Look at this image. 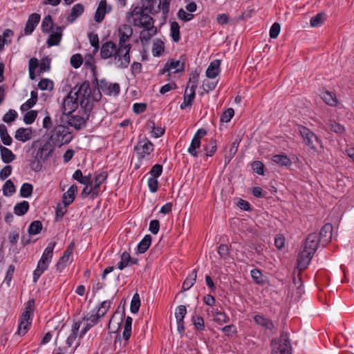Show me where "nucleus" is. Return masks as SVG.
<instances>
[{
    "instance_id": "1",
    "label": "nucleus",
    "mask_w": 354,
    "mask_h": 354,
    "mask_svg": "<svg viewBox=\"0 0 354 354\" xmlns=\"http://www.w3.org/2000/svg\"><path fill=\"white\" fill-rule=\"evenodd\" d=\"M100 56L109 64L118 69L127 68L131 61L129 47L121 46L113 41H106L100 48Z\"/></svg>"
},
{
    "instance_id": "2",
    "label": "nucleus",
    "mask_w": 354,
    "mask_h": 354,
    "mask_svg": "<svg viewBox=\"0 0 354 354\" xmlns=\"http://www.w3.org/2000/svg\"><path fill=\"white\" fill-rule=\"evenodd\" d=\"M71 91H75L76 96L82 108H88L91 109L92 102L97 101L100 98V93L97 96H94L91 93V88L88 82L85 81L79 87L75 86Z\"/></svg>"
},
{
    "instance_id": "3",
    "label": "nucleus",
    "mask_w": 354,
    "mask_h": 354,
    "mask_svg": "<svg viewBox=\"0 0 354 354\" xmlns=\"http://www.w3.org/2000/svg\"><path fill=\"white\" fill-rule=\"evenodd\" d=\"M56 242H50L45 248L41 259L39 260L36 269L33 272V281L36 283L40 276L48 269L51 262L54 248Z\"/></svg>"
},
{
    "instance_id": "4",
    "label": "nucleus",
    "mask_w": 354,
    "mask_h": 354,
    "mask_svg": "<svg viewBox=\"0 0 354 354\" xmlns=\"http://www.w3.org/2000/svg\"><path fill=\"white\" fill-rule=\"evenodd\" d=\"M332 234L333 225L329 223L322 227L319 235L311 234V250L315 252L319 245L325 247L330 241Z\"/></svg>"
},
{
    "instance_id": "5",
    "label": "nucleus",
    "mask_w": 354,
    "mask_h": 354,
    "mask_svg": "<svg viewBox=\"0 0 354 354\" xmlns=\"http://www.w3.org/2000/svg\"><path fill=\"white\" fill-rule=\"evenodd\" d=\"M145 10L136 7L132 12L128 13V17L131 16L133 19L132 23L135 26L147 28L154 26L153 18L145 12Z\"/></svg>"
},
{
    "instance_id": "6",
    "label": "nucleus",
    "mask_w": 354,
    "mask_h": 354,
    "mask_svg": "<svg viewBox=\"0 0 354 354\" xmlns=\"http://www.w3.org/2000/svg\"><path fill=\"white\" fill-rule=\"evenodd\" d=\"M72 138V134L69 131L68 128L60 124L54 128L49 139L54 145L62 147L70 142Z\"/></svg>"
},
{
    "instance_id": "7",
    "label": "nucleus",
    "mask_w": 354,
    "mask_h": 354,
    "mask_svg": "<svg viewBox=\"0 0 354 354\" xmlns=\"http://www.w3.org/2000/svg\"><path fill=\"white\" fill-rule=\"evenodd\" d=\"M142 8L146 11L156 14L162 10L164 15H167L169 11L171 0H142Z\"/></svg>"
},
{
    "instance_id": "8",
    "label": "nucleus",
    "mask_w": 354,
    "mask_h": 354,
    "mask_svg": "<svg viewBox=\"0 0 354 354\" xmlns=\"http://www.w3.org/2000/svg\"><path fill=\"white\" fill-rule=\"evenodd\" d=\"M271 354H291V346L288 334L283 333L279 338L272 340Z\"/></svg>"
},
{
    "instance_id": "9",
    "label": "nucleus",
    "mask_w": 354,
    "mask_h": 354,
    "mask_svg": "<svg viewBox=\"0 0 354 354\" xmlns=\"http://www.w3.org/2000/svg\"><path fill=\"white\" fill-rule=\"evenodd\" d=\"M91 109L84 108L82 112L78 111L77 115H68V123L70 126L73 127L75 129L79 130L84 128L86 122L89 118V112Z\"/></svg>"
},
{
    "instance_id": "10",
    "label": "nucleus",
    "mask_w": 354,
    "mask_h": 354,
    "mask_svg": "<svg viewBox=\"0 0 354 354\" xmlns=\"http://www.w3.org/2000/svg\"><path fill=\"white\" fill-rule=\"evenodd\" d=\"M32 308L31 306V301H29L27 304L25 310L22 313L20 318V323L18 328V334L19 335H24L31 324V314Z\"/></svg>"
},
{
    "instance_id": "11",
    "label": "nucleus",
    "mask_w": 354,
    "mask_h": 354,
    "mask_svg": "<svg viewBox=\"0 0 354 354\" xmlns=\"http://www.w3.org/2000/svg\"><path fill=\"white\" fill-rule=\"evenodd\" d=\"M80 101L75 91H70L62 102V112L66 115H70L78 106Z\"/></svg>"
},
{
    "instance_id": "12",
    "label": "nucleus",
    "mask_w": 354,
    "mask_h": 354,
    "mask_svg": "<svg viewBox=\"0 0 354 354\" xmlns=\"http://www.w3.org/2000/svg\"><path fill=\"white\" fill-rule=\"evenodd\" d=\"M133 34V30L129 25L123 24L118 28V45L121 46L129 47V50L131 49V44L129 43L130 38Z\"/></svg>"
},
{
    "instance_id": "13",
    "label": "nucleus",
    "mask_w": 354,
    "mask_h": 354,
    "mask_svg": "<svg viewBox=\"0 0 354 354\" xmlns=\"http://www.w3.org/2000/svg\"><path fill=\"white\" fill-rule=\"evenodd\" d=\"M185 57L182 55L178 60H172L170 62H167L160 73L164 74L165 72L173 73L183 72L185 69Z\"/></svg>"
},
{
    "instance_id": "14",
    "label": "nucleus",
    "mask_w": 354,
    "mask_h": 354,
    "mask_svg": "<svg viewBox=\"0 0 354 354\" xmlns=\"http://www.w3.org/2000/svg\"><path fill=\"white\" fill-rule=\"evenodd\" d=\"M207 134L206 130L203 129H199L194 134L191 144L188 147V153L194 157L198 156V149L201 147V138Z\"/></svg>"
},
{
    "instance_id": "15",
    "label": "nucleus",
    "mask_w": 354,
    "mask_h": 354,
    "mask_svg": "<svg viewBox=\"0 0 354 354\" xmlns=\"http://www.w3.org/2000/svg\"><path fill=\"white\" fill-rule=\"evenodd\" d=\"M98 90L106 95H118L120 92V86L118 83H111L102 80L98 84Z\"/></svg>"
},
{
    "instance_id": "16",
    "label": "nucleus",
    "mask_w": 354,
    "mask_h": 354,
    "mask_svg": "<svg viewBox=\"0 0 354 354\" xmlns=\"http://www.w3.org/2000/svg\"><path fill=\"white\" fill-rule=\"evenodd\" d=\"M101 318L95 310L87 313L82 319V321L86 322V323L84 327L81 330L80 337H82L90 328L97 324Z\"/></svg>"
},
{
    "instance_id": "17",
    "label": "nucleus",
    "mask_w": 354,
    "mask_h": 354,
    "mask_svg": "<svg viewBox=\"0 0 354 354\" xmlns=\"http://www.w3.org/2000/svg\"><path fill=\"white\" fill-rule=\"evenodd\" d=\"M135 150L140 160L145 158L153 151V145L149 140L140 141L135 147Z\"/></svg>"
},
{
    "instance_id": "18",
    "label": "nucleus",
    "mask_w": 354,
    "mask_h": 354,
    "mask_svg": "<svg viewBox=\"0 0 354 354\" xmlns=\"http://www.w3.org/2000/svg\"><path fill=\"white\" fill-rule=\"evenodd\" d=\"M187 314L186 306L183 305L178 306L175 311V317L177 323V329L180 334L185 332V326L183 319Z\"/></svg>"
},
{
    "instance_id": "19",
    "label": "nucleus",
    "mask_w": 354,
    "mask_h": 354,
    "mask_svg": "<svg viewBox=\"0 0 354 354\" xmlns=\"http://www.w3.org/2000/svg\"><path fill=\"white\" fill-rule=\"evenodd\" d=\"M310 263V249L306 245L304 250L299 252L297 259V268L301 271L307 268Z\"/></svg>"
},
{
    "instance_id": "20",
    "label": "nucleus",
    "mask_w": 354,
    "mask_h": 354,
    "mask_svg": "<svg viewBox=\"0 0 354 354\" xmlns=\"http://www.w3.org/2000/svg\"><path fill=\"white\" fill-rule=\"evenodd\" d=\"M111 10V6H108L105 0L100 1L95 14V21L97 23L102 22L105 15L110 12Z\"/></svg>"
},
{
    "instance_id": "21",
    "label": "nucleus",
    "mask_w": 354,
    "mask_h": 354,
    "mask_svg": "<svg viewBox=\"0 0 354 354\" xmlns=\"http://www.w3.org/2000/svg\"><path fill=\"white\" fill-rule=\"evenodd\" d=\"M319 96L322 100L330 106L337 107L339 104L335 93L329 91H322L319 93Z\"/></svg>"
},
{
    "instance_id": "22",
    "label": "nucleus",
    "mask_w": 354,
    "mask_h": 354,
    "mask_svg": "<svg viewBox=\"0 0 354 354\" xmlns=\"http://www.w3.org/2000/svg\"><path fill=\"white\" fill-rule=\"evenodd\" d=\"M40 20V15L37 13L31 14L26 22V27L24 28V34L29 35L34 31L35 27L37 26Z\"/></svg>"
},
{
    "instance_id": "23",
    "label": "nucleus",
    "mask_w": 354,
    "mask_h": 354,
    "mask_svg": "<svg viewBox=\"0 0 354 354\" xmlns=\"http://www.w3.org/2000/svg\"><path fill=\"white\" fill-rule=\"evenodd\" d=\"M254 320L257 324L263 327L266 330H269L272 334L274 333L275 327L272 322L268 318L261 315H256L254 317Z\"/></svg>"
},
{
    "instance_id": "24",
    "label": "nucleus",
    "mask_w": 354,
    "mask_h": 354,
    "mask_svg": "<svg viewBox=\"0 0 354 354\" xmlns=\"http://www.w3.org/2000/svg\"><path fill=\"white\" fill-rule=\"evenodd\" d=\"M32 131L31 128H19L15 135V138L16 140L22 142H26L28 140H30L32 138Z\"/></svg>"
},
{
    "instance_id": "25",
    "label": "nucleus",
    "mask_w": 354,
    "mask_h": 354,
    "mask_svg": "<svg viewBox=\"0 0 354 354\" xmlns=\"http://www.w3.org/2000/svg\"><path fill=\"white\" fill-rule=\"evenodd\" d=\"M55 146L50 140L46 142L39 149L37 156L41 159L46 160L52 154Z\"/></svg>"
},
{
    "instance_id": "26",
    "label": "nucleus",
    "mask_w": 354,
    "mask_h": 354,
    "mask_svg": "<svg viewBox=\"0 0 354 354\" xmlns=\"http://www.w3.org/2000/svg\"><path fill=\"white\" fill-rule=\"evenodd\" d=\"M221 61L219 59H214L212 61L207 67L205 74L207 77L210 79L215 78L220 73Z\"/></svg>"
},
{
    "instance_id": "27",
    "label": "nucleus",
    "mask_w": 354,
    "mask_h": 354,
    "mask_svg": "<svg viewBox=\"0 0 354 354\" xmlns=\"http://www.w3.org/2000/svg\"><path fill=\"white\" fill-rule=\"evenodd\" d=\"M195 89L189 88V86H187L185 91L183 102L180 105V108L181 109H185V108L192 106L195 97Z\"/></svg>"
},
{
    "instance_id": "28",
    "label": "nucleus",
    "mask_w": 354,
    "mask_h": 354,
    "mask_svg": "<svg viewBox=\"0 0 354 354\" xmlns=\"http://www.w3.org/2000/svg\"><path fill=\"white\" fill-rule=\"evenodd\" d=\"M84 11V8L81 3L75 4L71 8V13L67 16L66 20L69 23H73L77 17L81 16Z\"/></svg>"
},
{
    "instance_id": "29",
    "label": "nucleus",
    "mask_w": 354,
    "mask_h": 354,
    "mask_svg": "<svg viewBox=\"0 0 354 354\" xmlns=\"http://www.w3.org/2000/svg\"><path fill=\"white\" fill-rule=\"evenodd\" d=\"M77 192V187L76 185H72L68 189L66 192L63 194L62 201L65 206L71 204L75 197V193Z\"/></svg>"
},
{
    "instance_id": "30",
    "label": "nucleus",
    "mask_w": 354,
    "mask_h": 354,
    "mask_svg": "<svg viewBox=\"0 0 354 354\" xmlns=\"http://www.w3.org/2000/svg\"><path fill=\"white\" fill-rule=\"evenodd\" d=\"M0 153L2 161L6 164L12 162L16 158L10 149L1 145H0Z\"/></svg>"
},
{
    "instance_id": "31",
    "label": "nucleus",
    "mask_w": 354,
    "mask_h": 354,
    "mask_svg": "<svg viewBox=\"0 0 354 354\" xmlns=\"http://www.w3.org/2000/svg\"><path fill=\"white\" fill-rule=\"evenodd\" d=\"M73 251V244H71L66 250L64 252L62 257H60L57 263V268L59 269L60 267L64 268L69 262L70 258L72 256Z\"/></svg>"
},
{
    "instance_id": "32",
    "label": "nucleus",
    "mask_w": 354,
    "mask_h": 354,
    "mask_svg": "<svg viewBox=\"0 0 354 354\" xmlns=\"http://www.w3.org/2000/svg\"><path fill=\"white\" fill-rule=\"evenodd\" d=\"M197 277V270L194 269L185 279L182 290L185 291L190 289L195 283Z\"/></svg>"
},
{
    "instance_id": "33",
    "label": "nucleus",
    "mask_w": 354,
    "mask_h": 354,
    "mask_svg": "<svg viewBox=\"0 0 354 354\" xmlns=\"http://www.w3.org/2000/svg\"><path fill=\"white\" fill-rule=\"evenodd\" d=\"M57 30H59V32H54L50 35L46 42L48 46H57L60 43L62 39V28L57 27Z\"/></svg>"
},
{
    "instance_id": "34",
    "label": "nucleus",
    "mask_w": 354,
    "mask_h": 354,
    "mask_svg": "<svg viewBox=\"0 0 354 354\" xmlns=\"http://www.w3.org/2000/svg\"><path fill=\"white\" fill-rule=\"evenodd\" d=\"M156 33V28L153 26L144 28L140 32V39L142 41H148Z\"/></svg>"
},
{
    "instance_id": "35",
    "label": "nucleus",
    "mask_w": 354,
    "mask_h": 354,
    "mask_svg": "<svg viewBox=\"0 0 354 354\" xmlns=\"http://www.w3.org/2000/svg\"><path fill=\"white\" fill-rule=\"evenodd\" d=\"M122 322V317L120 316L118 318L115 315H113L111 318L108 328L112 333H116L118 330L120 328V325Z\"/></svg>"
},
{
    "instance_id": "36",
    "label": "nucleus",
    "mask_w": 354,
    "mask_h": 354,
    "mask_svg": "<svg viewBox=\"0 0 354 354\" xmlns=\"http://www.w3.org/2000/svg\"><path fill=\"white\" fill-rule=\"evenodd\" d=\"M30 205L28 201H23L15 205L14 213L17 216L24 215L29 209Z\"/></svg>"
},
{
    "instance_id": "37",
    "label": "nucleus",
    "mask_w": 354,
    "mask_h": 354,
    "mask_svg": "<svg viewBox=\"0 0 354 354\" xmlns=\"http://www.w3.org/2000/svg\"><path fill=\"white\" fill-rule=\"evenodd\" d=\"M0 138L3 145L10 146L12 142V139L8 133L7 127L3 124H0Z\"/></svg>"
},
{
    "instance_id": "38",
    "label": "nucleus",
    "mask_w": 354,
    "mask_h": 354,
    "mask_svg": "<svg viewBox=\"0 0 354 354\" xmlns=\"http://www.w3.org/2000/svg\"><path fill=\"white\" fill-rule=\"evenodd\" d=\"M73 178L78 181L80 183L85 185H91L92 180L89 176H84L81 170L77 169L73 175Z\"/></svg>"
},
{
    "instance_id": "39",
    "label": "nucleus",
    "mask_w": 354,
    "mask_h": 354,
    "mask_svg": "<svg viewBox=\"0 0 354 354\" xmlns=\"http://www.w3.org/2000/svg\"><path fill=\"white\" fill-rule=\"evenodd\" d=\"M272 161L281 166H290L292 163L290 159L284 154H277L272 157Z\"/></svg>"
},
{
    "instance_id": "40",
    "label": "nucleus",
    "mask_w": 354,
    "mask_h": 354,
    "mask_svg": "<svg viewBox=\"0 0 354 354\" xmlns=\"http://www.w3.org/2000/svg\"><path fill=\"white\" fill-rule=\"evenodd\" d=\"M151 243V237L150 235H146L138 245V251L139 253H145L150 246Z\"/></svg>"
},
{
    "instance_id": "41",
    "label": "nucleus",
    "mask_w": 354,
    "mask_h": 354,
    "mask_svg": "<svg viewBox=\"0 0 354 354\" xmlns=\"http://www.w3.org/2000/svg\"><path fill=\"white\" fill-rule=\"evenodd\" d=\"M171 37L174 42L180 40V26L176 21H172L170 24Z\"/></svg>"
},
{
    "instance_id": "42",
    "label": "nucleus",
    "mask_w": 354,
    "mask_h": 354,
    "mask_svg": "<svg viewBox=\"0 0 354 354\" xmlns=\"http://www.w3.org/2000/svg\"><path fill=\"white\" fill-rule=\"evenodd\" d=\"M132 321L133 319L131 317H127L125 319L124 331L122 333V338L125 341H127L131 337Z\"/></svg>"
},
{
    "instance_id": "43",
    "label": "nucleus",
    "mask_w": 354,
    "mask_h": 354,
    "mask_svg": "<svg viewBox=\"0 0 354 354\" xmlns=\"http://www.w3.org/2000/svg\"><path fill=\"white\" fill-rule=\"evenodd\" d=\"M106 178L107 174L105 172H102L95 177V184L93 186L95 196H97L99 192L100 186L105 181Z\"/></svg>"
},
{
    "instance_id": "44",
    "label": "nucleus",
    "mask_w": 354,
    "mask_h": 354,
    "mask_svg": "<svg viewBox=\"0 0 354 354\" xmlns=\"http://www.w3.org/2000/svg\"><path fill=\"white\" fill-rule=\"evenodd\" d=\"M111 305V300H106L102 301L100 305L96 308L95 311L101 317H103Z\"/></svg>"
},
{
    "instance_id": "45",
    "label": "nucleus",
    "mask_w": 354,
    "mask_h": 354,
    "mask_svg": "<svg viewBox=\"0 0 354 354\" xmlns=\"http://www.w3.org/2000/svg\"><path fill=\"white\" fill-rule=\"evenodd\" d=\"M164 43L161 40H156L153 44L152 54L155 57H159L164 51Z\"/></svg>"
},
{
    "instance_id": "46",
    "label": "nucleus",
    "mask_w": 354,
    "mask_h": 354,
    "mask_svg": "<svg viewBox=\"0 0 354 354\" xmlns=\"http://www.w3.org/2000/svg\"><path fill=\"white\" fill-rule=\"evenodd\" d=\"M217 146L215 140H210L209 142L204 146L206 156H212L216 151Z\"/></svg>"
},
{
    "instance_id": "47",
    "label": "nucleus",
    "mask_w": 354,
    "mask_h": 354,
    "mask_svg": "<svg viewBox=\"0 0 354 354\" xmlns=\"http://www.w3.org/2000/svg\"><path fill=\"white\" fill-rule=\"evenodd\" d=\"M326 19V15L324 12L318 13L311 18V27H319L324 24Z\"/></svg>"
},
{
    "instance_id": "48",
    "label": "nucleus",
    "mask_w": 354,
    "mask_h": 354,
    "mask_svg": "<svg viewBox=\"0 0 354 354\" xmlns=\"http://www.w3.org/2000/svg\"><path fill=\"white\" fill-rule=\"evenodd\" d=\"M214 315V321L217 322L218 324H223L229 322L228 316L221 311L212 312Z\"/></svg>"
},
{
    "instance_id": "49",
    "label": "nucleus",
    "mask_w": 354,
    "mask_h": 354,
    "mask_svg": "<svg viewBox=\"0 0 354 354\" xmlns=\"http://www.w3.org/2000/svg\"><path fill=\"white\" fill-rule=\"evenodd\" d=\"M328 124L330 129L335 133L342 135L345 132L344 127L335 120H330Z\"/></svg>"
},
{
    "instance_id": "50",
    "label": "nucleus",
    "mask_w": 354,
    "mask_h": 354,
    "mask_svg": "<svg viewBox=\"0 0 354 354\" xmlns=\"http://www.w3.org/2000/svg\"><path fill=\"white\" fill-rule=\"evenodd\" d=\"M33 186L28 183H24L20 188V196L23 198H28L32 195Z\"/></svg>"
},
{
    "instance_id": "51",
    "label": "nucleus",
    "mask_w": 354,
    "mask_h": 354,
    "mask_svg": "<svg viewBox=\"0 0 354 354\" xmlns=\"http://www.w3.org/2000/svg\"><path fill=\"white\" fill-rule=\"evenodd\" d=\"M53 22L51 16L50 15L46 16L43 19L42 22H41L42 31L44 32H50L53 28Z\"/></svg>"
},
{
    "instance_id": "52",
    "label": "nucleus",
    "mask_w": 354,
    "mask_h": 354,
    "mask_svg": "<svg viewBox=\"0 0 354 354\" xmlns=\"http://www.w3.org/2000/svg\"><path fill=\"white\" fill-rule=\"evenodd\" d=\"M15 192V187L10 180H8L3 186V193L4 196H10Z\"/></svg>"
},
{
    "instance_id": "53",
    "label": "nucleus",
    "mask_w": 354,
    "mask_h": 354,
    "mask_svg": "<svg viewBox=\"0 0 354 354\" xmlns=\"http://www.w3.org/2000/svg\"><path fill=\"white\" fill-rule=\"evenodd\" d=\"M42 229V224L39 221H35L30 223L28 227V232L31 235L39 234Z\"/></svg>"
},
{
    "instance_id": "54",
    "label": "nucleus",
    "mask_w": 354,
    "mask_h": 354,
    "mask_svg": "<svg viewBox=\"0 0 354 354\" xmlns=\"http://www.w3.org/2000/svg\"><path fill=\"white\" fill-rule=\"evenodd\" d=\"M38 87L42 91H51L53 88V82L48 78H44L39 82Z\"/></svg>"
},
{
    "instance_id": "55",
    "label": "nucleus",
    "mask_w": 354,
    "mask_h": 354,
    "mask_svg": "<svg viewBox=\"0 0 354 354\" xmlns=\"http://www.w3.org/2000/svg\"><path fill=\"white\" fill-rule=\"evenodd\" d=\"M140 306V300L138 293H136L131 301L130 310L131 312L133 314H136L138 312L139 308Z\"/></svg>"
},
{
    "instance_id": "56",
    "label": "nucleus",
    "mask_w": 354,
    "mask_h": 354,
    "mask_svg": "<svg viewBox=\"0 0 354 354\" xmlns=\"http://www.w3.org/2000/svg\"><path fill=\"white\" fill-rule=\"evenodd\" d=\"M250 275L257 284L261 285L264 283L260 270L257 268L252 269L250 272Z\"/></svg>"
},
{
    "instance_id": "57",
    "label": "nucleus",
    "mask_w": 354,
    "mask_h": 354,
    "mask_svg": "<svg viewBox=\"0 0 354 354\" xmlns=\"http://www.w3.org/2000/svg\"><path fill=\"white\" fill-rule=\"evenodd\" d=\"M50 68V59L48 57H45L41 60L39 62V68L38 70V73L41 74L45 72H47Z\"/></svg>"
},
{
    "instance_id": "58",
    "label": "nucleus",
    "mask_w": 354,
    "mask_h": 354,
    "mask_svg": "<svg viewBox=\"0 0 354 354\" xmlns=\"http://www.w3.org/2000/svg\"><path fill=\"white\" fill-rule=\"evenodd\" d=\"M199 78V74L196 72L192 73L189 76L188 85L189 88L196 89L198 82Z\"/></svg>"
},
{
    "instance_id": "59",
    "label": "nucleus",
    "mask_w": 354,
    "mask_h": 354,
    "mask_svg": "<svg viewBox=\"0 0 354 354\" xmlns=\"http://www.w3.org/2000/svg\"><path fill=\"white\" fill-rule=\"evenodd\" d=\"M88 37L91 45L94 48V53L99 50V37L97 34L90 32L88 34Z\"/></svg>"
},
{
    "instance_id": "60",
    "label": "nucleus",
    "mask_w": 354,
    "mask_h": 354,
    "mask_svg": "<svg viewBox=\"0 0 354 354\" xmlns=\"http://www.w3.org/2000/svg\"><path fill=\"white\" fill-rule=\"evenodd\" d=\"M37 116V111H29L26 113L24 117V122L26 124H32L36 119Z\"/></svg>"
},
{
    "instance_id": "61",
    "label": "nucleus",
    "mask_w": 354,
    "mask_h": 354,
    "mask_svg": "<svg viewBox=\"0 0 354 354\" xmlns=\"http://www.w3.org/2000/svg\"><path fill=\"white\" fill-rule=\"evenodd\" d=\"M297 131L299 132L300 135L303 138L304 140L305 141L306 145L310 144V131L308 128L303 127L301 125H299L297 127Z\"/></svg>"
},
{
    "instance_id": "62",
    "label": "nucleus",
    "mask_w": 354,
    "mask_h": 354,
    "mask_svg": "<svg viewBox=\"0 0 354 354\" xmlns=\"http://www.w3.org/2000/svg\"><path fill=\"white\" fill-rule=\"evenodd\" d=\"M234 115V109L232 108H229L222 113L220 120L221 122H229Z\"/></svg>"
},
{
    "instance_id": "63",
    "label": "nucleus",
    "mask_w": 354,
    "mask_h": 354,
    "mask_svg": "<svg viewBox=\"0 0 354 354\" xmlns=\"http://www.w3.org/2000/svg\"><path fill=\"white\" fill-rule=\"evenodd\" d=\"M17 113L13 109H10L3 117V121L6 123H10L15 120L17 117Z\"/></svg>"
},
{
    "instance_id": "64",
    "label": "nucleus",
    "mask_w": 354,
    "mask_h": 354,
    "mask_svg": "<svg viewBox=\"0 0 354 354\" xmlns=\"http://www.w3.org/2000/svg\"><path fill=\"white\" fill-rule=\"evenodd\" d=\"M192 322L195 328L198 330H203L204 329V320L201 316H193Z\"/></svg>"
}]
</instances>
